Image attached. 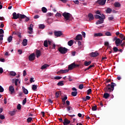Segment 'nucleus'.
Wrapping results in <instances>:
<instances>
[{
	"label": "nucleus",
	"mask_w": 125,
	"mask_h": 125,
	"mask_svg": "<svg viewBox=\"0 0 125 125\" xmlns=\"http://www.w3.org/2000/svg\"><path fill=\"white\" fill-rule=\"evenodd\" d=\"M47 67H49V65L48 64H45L41 67V69L42 70H43L44 69H46Z\"/></svg>",
	"instance_id": "26"
},
{
	"label": "nucleus",
	"mask_w": 125,
	"mask_h": 125,
	"mask_svg": "<svg viewBox=\"0 0 125 125\" xmlns=\"http://www.w3.org/2000/svg\"><path fill=\"white\" fill-rule=\"evenodd\" d=\"M62 16L64 17V18L66 21H68L70 20V19L72 17V15L70 14L69 13H67L66 12H64L62 14Z\"/></svg>",
	"instance_id": "3"
},
{
	"label": "nucleus",
	"mask_w": 125,
	"mask_h": 125,
	"mask_svg": "<svg viewBox=\"0 0 125 125\" xmlns=\"http://www.w3.org/2000/svg\"><path fill=\"white\" fill-rule=\"evenodd\" d=\"M33 24H31L28 27V30L30 31H28V34H30V35H32L33 33Z\"/></svg>",
	"instance_id": "13"
},
{
	"label": "nucleus",
	"mask_w": 125,
	"mask_h": 125,
	"mask_svg": "<svg viewBox=\"0 0 125 125\" xmlns=\"http://www.w3.org/2000/svg\"><path fill=\"white\" fill-rule=\"evenodd\" d=\"M124 37H125V36L123 34H120L119 35L120 39H123Z\"/></svg>",
	"instance_id": "63"
},
{
	"label": "nucleus",
	"mask_w": 125,
	"mask_h": 125,
	"mask_svg": "<svg viewBox=\"0 0 125 125\" xmlns=\"http://www.w3.org/2000/svg\"><path fill=\"white\" fill-rule=\"evenodd\" d=\"M60 93H61V92H57L56 93V98H58V97H59V95H60Z\"/></svg>",
	"instance_id": "46"
},
{
	"label": "nucleus",
	"mask_w": 125,
	"mask_h": 125,
	"mask_svg": "<svg viewBox=\"0 0 125 125\" xmlns=\"http://www.w3.org/2000/svg\"><path fill=\"white\" fill-rule=\"evenodd\" d=\"M22 91H23L24 94H28V93H29V91H28V90L27 89H26L25 88V87L22 86Z\"/></svg>",
	"instance_id": "17"
},
{
	"label": "nucleus",
	"mask_w": 125,
	"mask_h": 125,
	"mask_svg": "<svg viewBox=\"0 0 125 125\" xmlns=\"http://www.w3.org/2000/svg\"><path fill=\"white\" fill-rule=\"evenodd\" d=\"M92 110L93 111H97V105L95 104V106H92Z\"/></svg>",
	"instance_id": "35"
},
{
	"label": "nucleus",
	"mask_w": 125,
	"mask_h": 125,
	"mask_svg": "<svg viewBox=\"0 0 125 125\" xmlns=\"http://www.w3.org/2000/svg\"><path fill=\"white\" fill-rule=\"evenodd\" d=\"M28 42V40L27 39H24L22 41V45L23 46H26L27 45V43Z\"/></svg>",
	"instance_id": "22"
},
{
	"label": "nucleus",
	"mask_w": 125,
	"mask_h": 125,
	"mask_svg": "<svg viewBox=\"0 0 125 125\" xmlns=\"http://www.w3.org/2000/svg\"><path fill=\"white\" fill-rule=\"evenodd\" d=\"M4 34V31H3V29H0V35H3Z\"/></svg>",
	"instance_id": "51"
},
{
	"label": "nucleus",
	"mask_w": 125,
	"mask_h": 125,
	"mask_svg": "<svg viewBox=\"0 0 125 125\" xmlns=\"http://www.w3.org/2000/svg\"><path fill=\"white\" fill-rule=\"evenodd\" d=\"M18 81H19V79H16L15 81V85L17 86L18 84Z\"/></svg>",
	"instance_id": "58"
},
{
	"label": "nucleus",
	"mask_w": 125,
	"mask_h": 125,
	"mask_svg": "<svg viewBox=\"0 0 125 125\" xmlns=\"http://www.w3.org/2000/svg\"><path fill=\"white\" fill-rule=\"evenodd\" d=\"M104 22V20H102L101 19H100V20H98L96 22V25H99V24H102V23Z\"/></svg>",
	"instance_id": "16"
},
{
	"label": "nucleus",
	"mask_w": 125,
	"mask_h": 125,
	"mask_svg": "<svg viewBox=\"0 0 125 125\" xmlns=\"http://www.w3.org/2000/svg\"><path fill=\"white\" fill-rule=\"evenodd\" d=\"M95 18L96 19H99L100 20V19H101V16L98 15H95Z\"/></svg>",
	"instance_id": "48"
},
{
	"label": "nucleus",
	"mask_w": 125,
	"mask_h": 125,
	"mask_svg": "<svg viewBox=\"0 0 125 125\" xmlns=\"http://www.w3.org/2000/svg\"><path fill=\"white\" fill-rule=\"evenodd\" d=\"M114 5L115 7H120V6H121V3H120V2H116L114 3Z\"/></svg>",
	"instance_id": "25"
},
{
	"label": "nucleus",
	"mask_w": 125,
	"mask_h": 125,
	"mask_svg": "<svg viewBox=\"0 0 125 125\" xmlns=\"http://www.w3.org/2000/svg\"><path fill=\"white\" fill-rule=\"evenodd\" d=\"M54 35L55 36V37H61V36H62V35H63V33H62V31H55L54 32Z\"/></svg>",
	"instance_id": "6"
},
{
	"label": "nucleus",
	"mask_w": 125,
	"mask_h": 125,
	"mask_svg": "<svg viewBox=\"0 0 125 125\" xmlns=\"http://www.w3.org/2000/svg\"><path fill=\"white\" fill-rule=\"evenodd\" d=\"M67 43L68 45H69V46H72V45L74 44V41L73 40H70L69 41H68Z\"/></svg>",
	"instance_id": "23"
},
{
	"label": "nucleus",
	"mask_w": 125,
	"mask_h": 125,
	"mask_svg": "<svg viewBox=\"0 0 125 125\" xmlns=\"http://www.w3.org/2000/svg\"><path fill=\"white\" fill-rule=\"evenodd\" d=\"M71 108H72V107H71L70 106L67 105V111L69 112V113H71V111H70Z\"/></svg>",
	"instance_id": "45"
},
{
	"label": "nucleus",
	"mask_w": 125,
	"mask_h": 125,
	"mask_svg": "<svg viewBox=\"0 0 125 125\" xmlns=\"http://www.w3.org/2000/svg\"><path fill=\"white\" fill-rule=\"evenodd\" d=\"M25 17V15L19 13L16 14V12L13 13V19H18V18H20V19H24Z\"/></svg>",
	"instance_id": "2"
},
{
	"label": "nucleus",
	"mask_w": 125,
	"mask_h": 125,
	"mask_svg": "<svg viewBox=\"0 0 125 125\" xmlns=\"http://www.w3.org/2000/svg\"><path fill=\"white\" fill-rule=\"evenodd\" d=\"M37 88H38L37 85L36 84L32 85V89L33 90H36Z\"/></svg>",
	"instance_id": "36"
},
{
	"label": "nucleus",
	"mask_w": 125,
	"mask_h": 125,
	"mask_svg": "<svg viewBox=\"0 0 125 125\" xmlns=\"http://www.w3.org/2000/svg\"><path fill=\"white\" fill-rule=\"evenodd\" d=\"M113 41H115V44L116 46H120L121 43L123 42V40H121L120 38H118L117 37L114 38Z\"/></svg>",
	"instance_id": "5"
},
{
	"label": "nucleus",
	"mask_w": 125,
	"mask_h": 125,
	"mask_svg": "<svg viewBox=\"0 0 125 125\" xmlns=\"http://www.w3.org/2000/svg\"><path fill=\"white\" fill-rule=\"evenodd\" d=\"M30 82L31 83H35V81L34 80V78H30Z\"/></svg>",
	"instance_id": "62"
},
{
	"label": "nucleus",
	"mask_w": 125,
	"mask_h": 125,
	"mask_svg": "<svg viewBox=\"0 0 125 125\" xmlns=\"http://www.w3.org/2000/svg\"><path fill=\"white\" fill-rule=\"evenodd\" d=\"M76 41H81V40H83V37L82 35L79 34L76 36V38L75 39Z\"/></svg>",
	"instance_id": "18"
},
{
	"label": "nucleus",
	"mask_w": 125,
	"mask_h": 125,
	"mask_svg": "<svg viewBox=\"0 0 125 125\" xmlns=\"http://www.w3.org/2000/svg\"><path fill=\"white\" fill-rule=\"evenodd\" d=\"M10 76H12L13 77H15L16 76V72L14 71H10L9 73Z\"/></svg>",
	"instance_id": "28"
},
{
	"label": "nucleus",
	"mask_w": 125,
	"mask_h": 125,
	"mask_svg": "<svg viewBox=\"0 0 125 125\" xmlns=\"http://www.w3.org/2000/svg\"><path fill=\"white\" fill-rule=\"evenodd\" d=\"M16 113V111L15 110H13L9 112V114L11 115V116H14Z\"/></svg>",
	"instance_id": "33"
},
{
	"label": "nucleus",
	"mask_w": 125,
	"mask_h": 125,
	"mask_svg": "<svg viewBox=\"0 0 125 125\" xmlns=\"http://www.w3.org/2000/svg\"><path fill=\"white\" fill-rule=\"evenodd\" d=\"M43 45L45 47H48V42L47 40H45L44 41Z\"/></svg>",
	"instance_id": "30"
},
{
	"label": "nucleus",
	"mask_w": 125,
	"mask_h": 125,
	"mask_svg": "<svg viewBox=\"0 0 125 125\" xmlns=\"http://www.w3.org/2000/svg\"><path fill=\"white\" fill-rule=\"evenodd\" d=\"M32 120H33V118H32L31 117H29L27 119V123H31V122H32Z\"/></svg>",
	"instance_id": "44"
},
{
	"label": "nucleus",
	"mask_w": 125,
	"mask_h": 125,
	"mask_svg": "<svg viewBox=\"0 0 125 125\" xmlns=\"http://www.w3.org/2000/svg\"><path fill=\"white\" fill-rule=\"evenodd\" d=\"M78 95V91H73L71 92V95L72 96H76Z\"/></svg>",
	"instance_id": "32"
},
{
	"label": "nucleus",
	"mask_w": 125,
	"mask_h": 125,
	"mask_svg": "<svg viewBox=\"0 0 125 125\" xmlns=\"http://www.w3.org/2000/svg\"><path fill=\"white\" fill-rule=\"evenodd\" d=\"M0 119L1 120H4V119H5V117L4 116V115L0 114Z\"/></svg>",
	"instance_id": "55"
},
{
	"label": "nucleus",
	"mask_w": 125,
	"mask_h": 125,
	"mask_svg": "<svg viewBox=\"0 0 125 125\" xmlns=\"http://www.w3.org/2000/svg\"><path fill=\"white\" fill-rule=\"evenodd\" d=\"M18 110H21V105L20 104H18L17 105Z\"/></svg>",
	"instance_id": "60"
},
{
	"label": "nucleus",
	"mask_w": 125,
	"mask_h": 125,
	"mask_svg": "<svg viewBox=\"0 0 125 125\" xmlns=\"http://www.w3.org/2000/svg\"><path fill=\"white\" fill-rule=\"evenodd\" d=\"M64 81H60L57 83V85L59 86H62V85H64Z\"/></svg>",
	"instance_id": "27"
},
{
	"label": "nucleus",
	"mask_w": 125,
	"mask_h": 125,
	"mask_svg": "<svg viewBox=\"0 0 125 125\" xmlns=\"http://www.w3.org/2000/svg\"><path fill=\"white\" fill-rule=\"evenodd\" d=\"M9 91H10L11 94H13V93H14V92L15 91L14 87H13V86H10L9 87Z\"/></svg>",
	"instance_id": "14"
},
{
	"label": "nucleus",
	"mask_w": 125,
	"mask_h": 125,
	"mask_svg": "<svg viewBox=\"0 0 125 125\" xmlns=\"http://www.w3.org/2000/svg\"><path fill=\"white\" fill-rule=\"evenodd\" d=\"M58 51H59V52L62 54H65V53H67L68 52V49L63 47H60L58 48Z\"/></svg>",
	"instance_id": "4"
},
{
	"label": "nucleus",
	"mask_w": 125,
	"mask_h": 125,
	"mask_svg": "<svg viewBox=\"0 0 125 125\" xmlns=\"http://www.w3.org/2000/svg\"><path fill=\"white\" fill-rule=\"evenodd\" d=\"M3 34H0V41H2L3 40Z\"/></svg>",
	"instance_id": "49"
},
{
	"label": "nucleus",
	"mask_w": 125,
	"mask_h": 125,
	"mask_svg": "<svg viewBox=\"0 0 125 125\" xmlns=\"http://www.w3.org/2000/svg\"><path fill=\"white\" fill-rule=\"evenodd\" d=\"M45 26L43 24H40L39 25V28L40 29H44Z\"/></svg>",
	"instance_id": "47"
},
{
	"label": "nucleus",
	"mask_w": 125,
	"mask_h": 125,
	"mask_svg": "<svg viewBox=\"0 0 125 125\" xmlns=\"http://www.w3.org/2000/svg\"><path fill=\"white\" fill-rule=\"evenodd\" d=\"M28 59L29 61H34L36 59V57L35 56V53H32L30 54L28 57Z\"/></svg>",
	"instance_id": "7"
},
{
	"label": "nucleus",
	"mask_w": 125,
	"mask_h": 125,
	"mask_svg": "<svg viewBox=\"0 0 125 125\" xmlns=\"http://www.w3.org/2000/svg\"><path fill=\"white\" fill-rule=\"evenodd\" d=\"M55 80H60L61 79H62V77H60V76H56L54 78Z\"/></svg>",
	"instance_id": "54"
},
{
	"label": "nucleus",
	"mask_w": 125,
	"mask_h": 125,
	"mask_svg": "<svg viewBox=\"0 0 125 125\" xmlns=\"http://www.w3.org/2000/svg\"><path fill=\"white\" fill-rule=\"evenodd\" d=\"M94 37H103V34L101 33H95L94 34Z\"/></svg>",
	"instance_id": "21"
},
{
	"label": "nucleus",
	"mask_w": 125,
	"mask_h": 125,
	"mask_svg": "<svg viewBox=\"0 0 125 125\" xmlns=\"http://www.w3.org/2000/svg\"><path fill=\"white\" fill-rule=\"evenodd\" d=\"M73 2H74L75 4H79L80 3L79 0H73Z\"/></svg>",
	"instance_id": "52"
},
{
	"label": "nucleus",
	"mask_w": 125,
	"mask_h": 125,
	"mask_svg": "<svg viewBox=\"0 0 125 125\" xmlns=\"http://www.w3.org/2000/svg\"><path fill=\"white\" fill-rule=\"evenodd\" d=\"M41 51L40 50H36V57L37 58H39V57H41Z\"/></svg>",
	"instance_id": "19"
},
{
	"label": "nucleus",
	"mask_w": 125,
	"mask_h": 125,
	"mask_svg": "<svg viewBox=\"0 0 125 125\" xmlns=\"http://www.w3.org/2000/svg\"><path fill=\"white\" fill-rule=\"evenodd\" d=\"M69 72V69H65V70H61L57 72V74H66V73H68Z\"/></svg>",
	"instance_id": "10"
},
{
	"label": "nucleus",
	"mask_w": 125,
	"mask_h": 125,
	"mask_svg": "<svg viewBox=\"0 0 125 125\" xmlns=\"http://www.w3.org/2000/svg\"><path fill=\"white\" fill-rule=\"evenodd\" d=\"M105 12H106V13H108V14H110V13H111V12H112V9H111L110 8H107V9L105 10Z\"/></svg>",
	"instance_id": "31"
},
{
	"label": "nucleus",
	"mask_w": 125,
	"mask_h": 125,
	"mask_svg": "<svg viewBox=\"0 0 125 125\" xmlns=\"http://www.w3.org/2000/svg\"><path fill=\"white\" fill-rule=\"evenodd\" d=\"M38 18H40V16H39V15H36L34 17V19H38Z\"/></svg>",
	"instance_id": "61"
},
{
	"label": "nucleus",
	"mask_w": 125,
	"mask_h": 125,
	"mask_svg": "<svg viewBox=\"0 0 125 125\" xmlns=\"http://www.w3.org/2000/svg\"><path fill=\"white\" fill-rule=\"evenodd\" d=\"M27 103V98H24L22 101V105H25Z\"/></svg>",
	"instance_id": "40"
},
{
	"label": "nucleus",
	"mask_w": 125,
	"mask_h": 125,
	"mask_svg": "<svg viewBox=\"0 0 125 125\" xmlns=\"http://www.w3.org/2000/svg\"><path fill=\"white\" fill-rule=\"evenodd\" d=\"M101 19L104 21V19H105V15L103 14H101Z\"/></svg>",
	"instance_id": "43"
},
{
	"label": "nucleus",
	"mask_w": 125,
	"mask_h": 125,
	"mask_svg": "<svg viewBox=\"0 0 125 125\" xmlns=\"http://www.w3.org/2000/svg\"><path fill=\"white\" fill-rule=\"evenodd\" d=\"M97 2L100 5H104V4H105V3H106V0H98L97 1Z\"/></svg>",
	"instance_id": "11"
},
{
	"label": "nucleus",
	"mask_w": 125,
	"mask_h": 125,
	"mask_svg": "<svg viewBox=\"0 0 125 125\" xmlns=\"http://www.w3.org/2000/svg\"><path fill=\"white\" fill-rule=\"evenodd\" d=\"M105 36H112V34L110 33V32L107 31L106 32H105Z\"/></svg>",
	"instance_id": "42"
},
{
	"label": "nucleus",
	"mask_w": 125,
	"mask_h": 125,
	"mask_svg": "<svg viewBox=\"0 0 125 125\" xmlns=\"http://www.w3.org/2000/svg\"><path fill=\"white\" fill-rule=\"evenodd\" d=\"M92 67H94V65H89L87 68V70H89V69H91V68H92Z\"/></svg>",
	"instance_id": "59"
},
{
	"label": "nucleus",
	"mask_w": 125,
	"mask_h": 125,
	"mask_svg": "<svg viewBox=\"0 0 125 125\" xmlns=\"http://www.w3.org/2000/svg\"><path fill=\"white\" fill-rule=\"evenodd\" d=\"M70 123H71V121L68 120L67 118H65L63 120V124L64 125H69Z\"/></svg>",
	"instance_id": "12"
},
{
	"label": "nucleus",
	"mask_w": 125,
	"mask_h": 125,
	"mask_svg": "<svg viewBox=\"0 0 125 125\" xmlns=\"http://www.w3.org/2000/svg\"><path fill=\"white\" fill-rule=\"evenodd\" d=\"M108 20L109 21H111L112 20H114V17L113 16H111L110 17H109L108 18Z\"/></svg>",
	"instance_id": "57"
},
{
	"label": "nucleus",
	"mask_w": 125,
	"mask_h": 125,
	"mask_svg": "<svg viewBox=\"0 0 125 125\" xmlns=\"http://www.w3.org/2000/svg\"><path fill=\"white\" fill-rule=\"evenodd\" d=\"M79 89H83V84H80L79 86Z\"/></svg>",
	"instance_id": "50"
},
{
	"label": "nucleus",
	"mask_w": 125,
	"mask_h": 125,
	"mask_svg": "<svg viewBox=\"0 0 125 125\" xmlns=\"http://www.w3.org/2000/svg\"><path fill=\"white\" fill-rule=\"evenodd\" d=\"M8 42H11L12 41V36H10L7 39Z\"/></svg>",
	"instance_id": "34"
},
{
	"label": "nucleus",
	"mask_w": 125,
	"mask_h": 125,
	"mask_svg": "<svg viewBox=\"0 0 125 125\" xmlns=\"http://www.w3.org/2000/svg\"><path fill=\"white\" fill-rule=\"evenodd\" d=\"M76 68V63L73 62L68 65V70H73L74 68Z\"/></svg>",
	"instance_id": "8"
},
{
	"label": "nucleus",
	"mask_w": 125,
	"mask_h": 125,
	"mask_svg": "<svg viewBox=\"0 0 125 125\" xmlns=\"http://www.w3.org/2000/svg\"><path fill=\"white\" fill-rule=\"evenodd\" d=\"M4 91V89L2 88V86L0 85V92H3Z\"/></svg>",
	"instance_id": "53"
},
{
	"label": "nucleus",
	"mask_w": 125,
	"mask_h": 125,
	"mask_svg": "<svg viewBox=\"0 0 125 125\" xmlns=\"http://www.w3.org/2000/svg\"><path fill=\"white\" fill-rule=\"evenodd\" d=\"M113 51H114V52H118V51H119V49H118V47H114L113 48Z\"/></svg>",
	"instance_id": "39"
},
{
	"label": "nucleus",
	"mask_w": 125,
	"mask_h": 125,
	"mask_svg": "<svg viewBox=\"0 0 125 125\" xmlns=\"http://www.w3.org/2000/svg\"><path fill=\"white\" fill-rule=\"evenodd\" d=\"M17 36H18V37L19 38H20V39H21V38H22V36L21 35V33L18 32V31H17Z\"/></svg>",
	"instance_id": "38"
},
{
	"label": "nucleus",
	"mask_w": 125,
	"mask_h": 125,
	"mask_svg": "<svg viewBox=\"0 0 125 125\" xmlns=\"http://www.w3.org/2000/svg\"><path fill=\"white\" fill-rule=\"evenodd\" d=\"M108 97H110V94L109 93H105L104 94V98H105V99H107Z\"/></svg>",
	"instance_id": "20"
},
{
	"label": "nucleus",
	"mask_w": 125,
	"mask_h": 125,
	"mask_svg": "<svg viewBox=\"0 0 125 125\" xmlns=\"http://www.w3.org/2000/svg\"><path fill=\"white\" fill-rule=\"evenodd\" d=\"M42 11L43 13H46V12H47V9H46V8H45V7H43L42 8Z\"/></svg>",
	"instance_id": "29"
},
{
	"label": "nucleus",
	"mask_w": 125,
	"mask_h": 125,
	"mask_svg": "<svg viewBox=\"0 0 125 125\" xmlns=\"http://www.w3.org/2000/svg\"><path fill=\"white\" fill-rule=\"evenodd\" d=\"M23 19H25V22H28V21H30V18L27 17V16H26L25 15L24 18H23Z\"/></svg>",
	"instance_id": "37"
},
{
	"label": "nucleus",
	"mask_w": 125,
	"mask_h": 125,
	"mask_svg": "<svg viewBox=\"0 0 125 125\" xmlns=\"http://www.w3.org/2000/svg\"><path fill=\"white\" fill-rule=\"evenodd\" d=\"M116 85H117V84L113 82H112L111 84L106 85L104 88V89H105L106 92H112Z\"/></svg>",
	"instance_id": "1"
},
{
	"label": "nucleus",
	"mask_w": 125,
	"mask_h": 125,
	"mask_svg": "<svg viewBox=\"0 0 125 125\" xmlns=\"http://www.w3.org/2000/svg\"><path fill=\"white\" fill-rule=\"evenodd\" d=\"M92 91V90H91V89H89L88 90H87V95H89V94L91 93Z\"/></svg>",
	"instance_id": "41"
},
{
	"label": "nucleus",
	"mask_w": 125,
	"mask_h": 125,
	"mask_svg": "<svg viewBox=\"0 0 125 125\" xmlns=\"http://www.w3.org/2000/svg\"><path fill=\"white\" fill-rule=\"evenodd\" d=\"M88 17L89 18V21H92L94 19V17L93 15L91 13H89L88 15Z\"/></svg>",
	"instance_id": "15"
},
{
	"label": "nucleus",
	"mask_w": 125,
	"mask_h": 125,
	"mask_svg": "<svg viewBox=\"0 0 125 125\" xmlns=\"http://www.w3.org/2000/svg\"><path fill=\"white\" fill-rule=\"evenodd\" d=\"M56 16H57L58 17H61V14L59 13H57L56 14Z\"/></svg>",
	"instance_id": "64"
},
{
	"label": "nucleus",
	"mask_w": 125,
	"mask_h": 125,
	"mask_svg": "<svg viewBox=\"0 0 125 125\" xmlns=\"http://www.w3.org/2000/svg\"><path fill=\"white\" fill-rule=\"evenodd\" d=\"M98 55H99V53H97V51L95 52H91L90 53V56L91 57H97V56H98Z\"/></svg>",
	"instance_id": "9"
},
{
	"label": "nucleus",
	"mask_w": 125,
	"mask_h": 125,
	"mask_svg": "<svg viewBox=\"0 0 125 125\" xmlns=\"http://www.w3.org/2000/svg\"><path fill=\"white\" fill-rule=\"evenodd\" d=\"M91 64V61H85L84 62V66H89V65Z\"/></svg>",
	"instance_id": "24"
},
{
	"label": "nucleus",
	"mask_w": 125,
	"mask_h": 125,
	"mask_svg": "<svg viewBox=\"0 0 125 125\" xmlns=\"http://www.w3.org/2000/svg\"><path fill=\"white\" fill-rule=\"evenodd\" d=\"M121 47H124V46H125V42H123L121 43Z\"/></svg>",
	"instance_id": "56"
}]
</instances>
